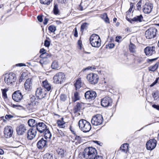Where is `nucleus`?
<instances>
[{
    "label": "nucleus",
    "instance_id": "obj_1",
    "mask_svg": "<svg viewBox=\"0 0 159 159\" xmlns=\"http://www.w3.org/2000/svg\"><path fill=\"white\" fill-rule=\"evenodd\" d=\"M96 149L92 147L86 148L83 152V157L86 159H93L97 155Z\"/></svg>",
    "mask_w": 159,
    "mask_h": 159
},
{
    "label": "nucleus",
    "instance_id": "obj_2",
    "mask_svg": "<svg viewBox=\"0 0 159 159\" xmlns=\"http://www.w3.org/2000/svg\"><path fill=\"white\" fill-rule=\"evenodd\" d=\"M79 126L80 129L84 133L89 132L91 129L90 123L84 119L79 120Z\"/></svg>",
    "mask_w": 159,
    "mask_h": 159
},
{
    "label": "nucleus",
    "instance_id": "obj_3",
    "mask_svg": "<svg viewBox=\"0 0 159 159\" xmlns=\"http://www.w3.org/2000/svg\"><path fill=\"white\" fill-rule=\"evenodd\" d=\"M16 79V74L13 72H10L8 75H6L4 77L5 82L8 85H14Z\"/></svg>",
    "mask_w": 159,
    "mask_h": 159
},
{
    "label": "nucleus",
    "instance_id": "obj_4",
    "mask_svg": "<svg viewBox=\"0 0 159 159\" xmlns=\"http://www.w3.org/2000/svg\"><path fill=\"white\" fill-rule=\"evenodd\" d=\"M90 42L93 47L98 48L101 46V40L97 34H93L90 36Z\"/></svg>",
    "mask_w": 159,
    "mask_h": 159
},
{
    "label": "nucleus",
    "instance_id": "obj_5",
    "mask_svg": "<svg viewBox=\"0 0 159 159\" xmlns=\"http://www.w3.org/2000/svg\"><path fill=\"white\" fill-rule=\"evenodd\" d=\"M66 79L65 74L63 72H58L57 73L53 78L54 83L61 84L64 82Z\"/></svg>",
    "mask_w": 159,
    "mask_h": 159
},
{
    "label": "nucleus",
    "instance_id": "obj_6",
    "mask_svg": "<svg viewBox=\"0 0 159 159\" xmlns=\"http://www.w3.org/2000/svg\"><path fill=\"white\" fill-rule=\"evenodd\" d=\"M103 119L100 114H97L93 117L91 122L92 125L98 126L101 125L103 122Z\"/></svg>",
    "mask_w": 159,
    "mask_h": 159
},
{
    "label": "nucleus",
    "instance_id": "obj_7",
    "mask_svg": "<svg viewBox=\"0 0 159 159\" xmlns=\"http://www.w3.org/2000/svg\"><path fill=\"white\" fill-rule=\"evenodd\" d=\"M157 31L154 27H151L148 29L145 33L146 38L148 39H151L155 37Z\"/></svg>",
    "mask_w": 159,
    "mask_h": 159
},
{
    "label": "nucleus",
    "instance_id": "obj_8",
    "mask_svg": "<svg viewBox=\"0 0 159 159\" xmlns=\"http://www.w3.org/2000/svg\"><path fill=\"white\" fill-rule=\"evenodd\" d=\"M87 79L90 84H96L98 82L99 77L97 74L90 73L87 75Z\"/></svg>",
    "mask_w": 159,
    "mask_h": 159
},
{
    "label": "nucleus",
    "instance_id": "obj_9",
    "mask_svg": "<svg viewBox=\"0 0 159 159\" xmlns=\"http://www.w3.org/2000/svg\"><path fill=\"white\" fill-rule=\"evenodd\" d=\"M84 96L86 99L90 101L95 99L97 94L95 91L90 90L85 92Z\"/></svg>",
    "mask_w": 159,
    "mask_h": 159
},
{
    "label": "nucleus",
    "instance_id": "obj_10",
    "mask_svg": "<svg viewBox=\"0 0 159 159\" xmlns=\"http://www.w3.org/2000/svg\"><path fill=\"white\" fill-rule=\"evenodd\" d=\"M112 103V99L109 97H106L101 100V105L104 107L111 106Z\"/></svg>",
    "mask_w": 159,
    "mask_h": 159
},
{
    "label": "nucleus",
    "instance_id": "obj_11",
    "mask_svg": "<svg viewBox=\"0 0 159 159\" xmlns=\"http://www.w3.org/2000/svg\"><path fill=\"white\" fill-rule=\"evenodd\" d=\"M36 96L39 99L44 98L47 94V92L45 89L41 87L38 88L36 91Z\"/></svg>",
    "mask_w": 159,
    "mask_h": 159
},
{
    "label": "nucleus",
    "instance_id": "obj_12",
    "mask_svg": "<svg viewBox=\"0 0 159 159\" xmlns=\"http://www.w3.org/2000/svg\"><path fill=\"white\" fill-rule=\"evenodd\" d=\"M157 141L154 139H150L146 143V147L147 150H152L156 147Z\"/></svg>",
    "mask_w": 159,
    "mask_h": 159
},
{
    "label": "nucleus",
    "instance_id": "obj_13",
    "mask_svg": "<svg viewBox=\"0 0 159 159\" xmlns=\"http://www.w3.org/2000/svg\"><path fill=\"white\" fill-rule=\"evenodd\" d=\"M13 133V128L10 126H7L4 129V133L5 137L8 138L11 137Z\"/></svg>",
    "mask_w": 159,
    "mask_h": 159
},
{
    "label": "nucleus",
    "instance_id": "obj_14",
    "mask_svg": "<svg viewBox=\"0 0 159 159\" xmlns=\"http://www.w3.org/2000/svg\"><path fill=\"white\" fill-rule=\"evenodd\" d=\"M57 154H55L57 159H66L65 156L66 151L63 149L58 148L57 150Z\"/></svg>",
    "mask_w": 159,
    "mask_h": 159
},
{
    "label": "nucleus",
    "instance_id": "obj_15",
    "mask_svg": "<svg viewBox=\"0 0 159 159\" xmlns=\"http://www.w3.org/2000/svg\"><path fill=\"white\" fill-rule=\"evenodd\" d=\"M126 19L131 23L134 22H141L143 20V16L141 14L139 16H136L133 19H129L126 17Z\"/></svg>",
    "mask_w": 159,
    "mask_h": 159
},
{
    "label": "nucleus",
    "instance_id": "obj_16",
    "mask_svg": "<svg viewBox=\"0 0 159 159\" xmlns=\"http://www.w3.org/2000/svg\"><path fill=\"white\" fill-rule=\"evenodd\" d=\"M13 99L16 102L21 101L23 98V96L20 91L18 90L15 91L12 95Z\"/></svg>",
    "mask_w": 159,
    "mask_h": 159
},
{
    "label": "nucleus",
    "instance_id": "obj_17",
    "mask_svg": "<svg viewBox=\"0 0 159 159\" xmlns=\"http://www.w3.org/2000/svg\"><path fill=\"white\" fill-rule=\"evenodd\" d=\"M156 47L154 46L147 47L144 49L146 54L148 56H152L155 53Z\"/></svg>",
    "mask_w": 159,
    "mask_h": 159
},
{
    "label": "nucleus",
    "instance_id": "obj_18",
    "mask_svg": "<svg viewBox=\"0 0 159 159\" xmlns=\"http://www.w3.org/2000/svg\"><path fill=\"white\" fill-rule=\"evenodd\" d=\"M36 128L37 130L41 133H43L47 129L46 125L43 122H38Z\"/></svg>",
    "mask_w": 159,
    "mask_h": 159
},
{
    "label": "nucleus",
    "instance_id": "obj_19",
    "mask_svg": "<svg viewBox=\"0 0 159 159\" xmlns=\"http://www.w3.org/2000/svg\"><path fill=\"white\" fill-rule=\"evenodd\" d=\"M37 132L35 129H29L27 133V138L29 140H32L35 136Z\"/></svg>",
    "mask_w": 159,
    "mask_h": 159
},
{
    "label": "nucleus",
    "instance_id": "obj_20",
    "mask_svg": "<svg viewBox=\"0 0 159 159\" xmlns=\"http://www.w3.org/2000/svg\"><path fill=\"white\" fill-rule=\"evenodd\" d=\"M153 5L151 3H146L143 6V11L145 13L149 14L152 11Z\"/></svg>",
    "mask_w": 159,
    "mask_h": 159
},
{
    "label": "nucleus",
    "instance_id": "obj_21",
    "mask_svg": "<svg viewBox=\"0 0 159 159\" xmlns=\"http://www.w3.org/2000/svg\"><path fill=\"white\" fill-rule=\"evenodd\" d=\"M47 140H44L43 138H42L38 142L37 144V147L39 149L47 147Z\"/></svg>",
    "mask_w": 159,
    "mask_h": 159
},
{
    "label": "nucleus",
    "instance_id": "obj_22",
    "mask_svg": "<svg viewBox=\"0 0 159 159\" xmlns=\"http://www.w3.org/2000/svg\"><path fill=\"white\" fill-rule=\"evenodd\" d=\"M46 54H41L40 57L41 59L39 61L40 63L42 64H46L48 63L49 60L48 58L50 57H48L46 56Z\"/></svg>",
    "mask_w": 159,
    "mask_h": 159
},
{
    "label": "nucleus",
    "instance_id": "obj_23",
    "mask_svg": "<svg viewBox=\"0 0 159 159\" xmlns=\"http://www.w3.org/2000/svg\"><path fill=\"white\" fill-rule=\"evenodd\" d=\"M32 82L31 78L28 79L25 81L24 84V87L26 90H30L32 88Z\"/></svg>",
    "mask_w": 159,
    "mask_h": 159
},
{
    "label": "nucleus",
    "instance_id": "obj_24",
    "mask_svg": "<svg viewBox=\"0 0 159 159\" xmlns=\"http://www.w3.org/2000/svg\"><path fill=\"white\" fill-rule=\"evenodd\" d=\"M129 150V144L125 143L122 144L120 148V151L122 152L127 153Z\"/></svg>",
    "mask_w": 159,
    "mask_h": 159
},
{
    "label": "nucleus",
    "instance_id": "obj_25",
    "mask_svg": "<svg viewBox=\"0 0 159 159\" xmlns=\"http://www.w3.org/2000/svg\"><path fill=\"white\" fill-rule=\"evenodd\" d=\"M26 130V129L24 125H20L16 128V131L18 135H22Z\"/></svg>",
    "mask_w": 159,
    "mask_h": 159
},
{
    "label": "nucleus",
    "instance_id": "obj_26",
    "mask_svg": "<svg viewBox=\"0 0 159 159\" xmlns=\"http://www.w3.org/2000/svg\"><path fill=\"white\" fill-rule=\"evenodd\" d=\"M42 85L44 89H46L48 91H50L51 89V85L47 80L43 82Z\"/></svg>",
    "mask_w": 159,
    "mask_h": 159
},
{
    "label": "nucleus",
    "instance_id": "obj_27",
    "mask_svg": "<svg viewBox=\"0 0 159 159\" xmlns=\"http://www.w3.org/2000/svg\"><path fill=\"white\" fill-rule=\"evenodd\" d=\"M38 123L35 120L32 119L29 120L28 122L29 125L32 127H36Z\"/></svg>",
    "mask_w": 159,
    "mask_h": 159
},
{
    "label": "nucleus",
    "instance_id": "obj_28",
    "mask_svg": "<svg viewBox=\"0 0 159 159\" xmlns=\"http://www.w3.org/2000/svg\"><path fill=\"white\" fill-rule=\"evenodd\" d=\"M44 132V138L46 139H50L51 137L52 134L48 129H46Z\"/></svg>",
    "mask_w": 159,
    "mask_h": 159
},
{
    "label": "nucleus",
    "instance_id": "obj_29",
    "mask_svg": "<svg viewBox=\"0 0 159 159\" xmlns=\"http://www.w3.org/2000/svg\"><path fill=\"white\" fill-rule=\"evenodd\" d=\"M44 159H57V157L52 154L46 153L45 154L43 157Z\"/></svg>",
    "mask_w": 159,
    "mask_h": 159
},
{
    "label": "nucleus",
    "instance_id": "obj_30",
    "mask_svg": "<svg viewBox=\"0 0 159 159\" xmlns=\"http://www.w3.org/2000/svg\"><path fill=\"white\" fill-rule=\"evenodd\" d=\"M63 118H61L60 120H57V124L58 126L61 128H64L65 127V122L63 121Z\"/></svg>",
    "mask_w": 159,
    "mask_h": 159
},
{
    "label": "nucleus",
    "instance_id": "obj_31",
    "mask_svg": "<svg viewBox=\"0 0 159 159\" xmlns=\"http://www.w3.org/2000/svg\"><path fill=\"white\" fill-rule=\"evenodd\" d=\"M81 81L80 78H79L77 80L74 85L75 87V89L77 90L79 89L81 87Z\"/></svg>",
    "mask_w": 159,
    "mask_h": 159
},
{
    "label": "nucleus",
    "instance_id": "obj_32",
    "mask_svg": "<svg viewBox=\"0 0 159 159\" xmlns=\"http://www.w3.org/2000/svg\"><path fill=\"white\" fill-rule=\"evenodd\" d=\"M51 67L52 69H58L59 68L58 62L56 61H53Z\"/></svg>",
    "mask_w": 159,
    "mask_h": 159
},
{
    "label": "nucleus",
    "instance_id": "obj_33",
    "mask_svg": "<svg viewBox=\"0 0 159 159\" xmlns=\"http://www.w3.org/2000/svg\"><path fill=\"white\" fill-rule=\"evenodd\" d=\"M129 48L130 52L135 53L136 52V46L131 43H130V44L129 46Z\"/></svg>",
    "mask_w": 159,
    "mask_h": 159
},
{
    "label": "nucleus",
    "instance_id": "obj_34",
    "mask_svg": "<svg viewBox=\"0 0 159 159\" xmlns=\"http://www.w3.org/2000/svg\"><path fill=\"white\" fill-rule=\"evenodd\" d=\"M27 108L30 112L34 111L35 110L34 106L32 103L27 105Z\"/></svg>",
    "mask_w": 159,
    "mask_h": 159
},
{
    "label": "nucleus",
    "instance_id": "obj_35",
    "mask_svg": "<svg viewBox=\"0 0 159 159\" xmlns=\"http://www.w3.org/2000/svg\"><path fill=\"white\" fill-rule=\"evenodd\" d=\"M89 24L87 23H83L81 26V31L83 32L84 30H86L88 28Z\"/></svg>",
    "mask_w": 159,
    "mask_h": 159
},
{
    "label": "nucleus",
    "instance_id": "obj_36",
    "mask_svg": "<svg viewBox=\"0 0 159 159\" xmlns=\"http://www.w3.org/2000/svg\"><path fill=\"white\" fill-rule=\"evenodd\" d=\"M80 99V97L79 96V93L77 92H75L74 93V98L73 100V101L75 102Z\"/></svg>",
    "mask_w": 159,
    "mask_h": 159
},
{
    "label": "nucleus",
    "instance_id": "obj_37",
    "mask_svg": "<svg viewBox=\"0 0 159 159\" xmlns=\"http://www.w3.org/2000/svg\"><path fill=\"white\" fill-rule=\"evenodd\" d=\"M39 52L42 53L41 54H46V56L48 57H50L52 56L51 54L46 52L45 49L44 48H41Z\"/></svg>",
    "mask_w": 159,
    "mask_h": 159
},
{
    "label": "nucleus",
    "instance_id": "obj_38",
    "mask_svg": "<svg viewBox=\"0 0 159 159\" xmlns=\"http://www.w3.org/2000/svg\"><path fill=\"white\" fill-rule=\"evenodd\" d=\"M158 66V65L156 64L152 66H150L148 68L149 70L152 71H154L157 69Z\"/></svg>",
    "mask_w": 159,
    "mask_h": 159
},
{
    "label": "nucleus",
    "instance_id": "obj_39",
    "mask_svg": "<svg viewBox=\"0 0 159 159\" xmlns=\"http://www.w3.org/2000/svg\"><path fill=\"white\" fill-rule=\"evenodd\" d=\"M52 0H40L41 4L44 5H49L52 2Z\"/></svg>",
    "mask_w": 159,
    "mask_h": 159
},
{
    "label": "nucleus",
    "instance_id": "obj_40",
    "mask_svg": "<svg viewBox=\"0 0 159 159\" xmlns=\"http://www.w3.org/2000/svg\"><path fill=\"white\" fill-rule=\"evenodd\" d=\"M53 13L55 15L58 14L59 12V10L58 9V6L57 4L54 5L53 9Z\"/></svg>",
    "mask_w": 159,
    "mask_h": 159
},
{
    "label": "nucleus",
    "instance_id": "obj_41",
    "mask_svg": "<svg viewBox=\"0 0 159 159\" xmlns=\"http://www.w3.org/2000/svg\"><path fill=\"white\" fill-rule=\"evenodd\" d=\"M11 106L14 108L20 110L24 109V107L23 106L19 105H15L12 104Z\"/></svg>",
    "mask_w": 159,
    "mask_h": 159
},
{
    "label": "nucleus",
    "instance_id": "obj_42",
    "mask_svg": "<svg viewBox=\"0 0 159 159\" xmlns=\"http://www.w3.org/2000/svg\"><path fill=\"white\" fill-rule=\"evenodd\" d=\"M48 30L51 32H54L56 30V27L55 26L51 25L48 27Z\"/></svg>",
    "mask_w": 159,
    "mask_h": 159
},
{
    "label": "nucleus",
    "instance_id": "obj_43",
    "mask_svg": "<svg viewBox=\"0 0 159 159\" xmlns=\"http://www.w3.org/2000/svg\"><path fill=\"white\" fill-rule=\"evenodd\" d=\"M1 90L3 98L4 99L7 98V95L6 93V92L8 91V90L7 89H2Z\"/></svg>",
    "mask_w": 159,
    "mask_h": 159
},
{
    "label": "nucleus",
    "instance_id": "obj_44",
    "mask_svg": "<svg viewBox=\"0 0 159 159\" xmlns=\"http://www.w3.org/2000/svg\"><path fill=\"white\" fill-rule=\"evenodd\" d=\"M81 108L80 103H78L75 106L74 108L75 112H77L79 111Z\"/></svg>",
    "mask_w": 159,
    "mask_h": 159
},
{
    "label": "nucleus",
    "instance_id": "obj_45",
    "mask_svg": "<svg viewBox=\"0 0 159 159\" xmlns=\"http://www.w3.org/2000/svg\"><path fill=\"white\" fill-rule=\"evenodd\" d=\"M159 93L158 91L153 92L152 93V95L155 99H157L158 98Z\"/></svg>",
    "mask_w": 159,
    "mask_h": 159
},
{
    "label": "nucleus",
    "instance_id": "obj_46",
    "mask_svg": "<svg viewBox=\"0 0 159 159\" xmlns=\"http://www.w3.org/2000/svg\"><path fill=\"white\" fill-rule=\"evenodd\" d=\"M130 7L128 11L126 12V14L127 15L128 14H129L130 13H131V11H132L133 9V6H134V4L132 3H130Z\"/></svg>",
    "mask_w": 159,
    "mask_h": 159
},
{
    "label": "nucleus",
    "instance_id": "obj_47",
    "mask_svg": "<svg viewBox=\"0 0 159 159\" xmlns=\"http://www.w3.org/2000/svg\"><path fill=\"white\" fill-rule=\"evenodd\" d=\"M66 98L67 97L65 95L62 94L61 95L60 99L61 101H64L66 100Z\"/></svg>",
    "mask_w": 159,
    "mask_h": 159
},
{
    "label": "nucleus",
    "instance_id": "obj_48",
    "mask_svg": "<svg viewBox=\"0 0 159 159\" xmlns=\"http://www.w3.org/2000/svg\"><path fill=\"white\" fill-rule=\"evenodd\" d=\"M73 33L74 34V36L75 37H77L78 36V31L76 27L75 28L74 30Z\"/></svg>",
    "mask_w": 159,
    "mask_h": 159
},
{
    "label": "nucleus",
    "instance_id": "obj_49",
    "mask_svg": "<svg viewBox=\"0 0 159 159\" xmlns=\"http://www.w3.org/2000/svg\"><path fill=\"white\" fill-rule=\"evenodd\" d=\"M58 134L61 137L64 136V133L61 130L59 129L57 130Z\"/></svg>",
    "mask_w": 159,
    "mask_h": 159
},
{
    "label": "nucleus",
    "instance_id": "obj_50",
    "mask_svg": "<svg viewBox=\"0 0 159 159\" xmlns=\"http://www.w3.org/2000/svg\"><path fill=\"white\" fill-rule=\"evenodd\" d=\"M25 76L24 75V74L23 73L21 74V76H20L19 79V81L20 83L22 82L23 80L24 79Z\"/></svg>",
    "mask_w": 159,
    "mask_h": 159
},
{
    "label": "nucleus",
    "instance_id": "obj_51",
    "mask_svg": "<svg viewBox=\"0 0 159 159\" xmlns=\"http://www.w3.org/2000/svg\"><path fill=\"white\" fill-rule=\"evenodd\" d=\"M50 42L48 40H45L44 41V45L46 47H48L50 45Z\"/></svg>",
    "mask_w": 159,
    "mask_h": 159
},
{
    "label": "nucleus",
    "instance_id": "obj_52",
    "mask_svg": "<svg viewBox=\"0 0 159 159\" xmlns=\"http://www.w3.org/2000/svg\"><path fill=\"white\" fill-rule=\"evenodd\" d=\"M158 80V78H157L155 81L151 84L150 85V86L151 87H152L154 86L157 83Z\"/></svg>",
    "mask_w": 159,
    "mask_h": 159
},
{
    "label": "nucleus",
    "instance_id": "obj_53",
    "mask_svg": "<svg viewBox=\"0 0 159 159\" xmlns=\"http://www.w3.org/2000/svg\"><path fill=\"white\" fill-rule=\"evenodd\" d=\"M13 117V116L11 115H6L5 116V118L7 120H9Z\"/></svg>",
    "mask_w": 159,
    "mask_h": 159
},
{
    "label": "nucleus",
    "instance_id": "obj_54",
    "mask_svg": "<svg viewBox=\"0 0 159 159\" xmlns=\"http://www.w3.org/2000/svg\"><path fill=\"white\" fill-rule=\"evenodd\" d=\"M101 17L103 20L104 19L106 18L107 17V15L106 13H104L101 16Z\"/></svg>",
    "mask_w": 159,
    "mask_h": 159
},
{
    "label": "nucleus",
    "instance_id": "obj_55",
    "mask_svg": "<svg viewBox=\"0 0 159 159\" xmlns=\"http://www.w3.org/2000/svg\"><path fill=\"white\" fill-rule=\"evenodd\" d=\"M75 139L77 142H80L81 140V137L80 136L76 135L75 136Z\"/></svg>",
    "mask_w": 159,
    "mask_h": 159
},
{
    "label": "nucleus",
    "instance_id": "obj_56",
    "mask_svg": "<svg viewBox=\"0 0 159 159\" xmlns=\"http://www.w3.org/2000/svg\"><path fill=\"white\" fill-rule=\"evenodd\" d=\"M96 69V68L94 66L92 67V66H89L87 68L85 69H84L85 70H94Z\"/></svg>",
    "mask_w": 159,
    "mask_h": 159
},
{
    "label": "nucleus",
    "instance_id": "obj_57",
    "mask_svg": "<svg viewBox=\"0 0 159 159\" xmlns=\"http://www.w3.org/2000/svg\"><path fill=\"white\" fill-rule=\"evenodd\" d=\"M122 39V37L120 36H117L116 37V41L117 42H119V40Z\"/></svg>",
    "mask_w": 159,
    "mask_h": 159
},
{
    "label": "nucleus",
    "instance_id": "obj_58",
    "mask_svg": "<svg viewBox=\"0 0 159 159\" xmlns=\"http://www.w3.org/2000/svg\"><path fill=\"white\" fill-rule=\"evenodd\" d=\"M152 107L159 111V105L153 104L152 105Z\"/></svg>",
    "mask_w": 159,
    "mask_h": 159
},
{
    "label": "nucleus",
    "instance_id": "obj_59",
    "mask_svg": "<svg viewBox=\"0 0 159 159\" xmlns=\"http://www.w3.org/2000/svg\"><path fill=\"white\" fill-rule=\"evenodd\" d=\"M37 19L40 22H42L43 21L42 17L41 16H37Z\"/></svg>",
    "mask_w": 159,
    "mask_h": 159
},
{
    "label": "nucleus",
    "instance_id": "obj_60",
    "mask_svg": "<svg viewBox=\"0 0 159 159\" xmlns=\"http://www.w3.org/2000/svg\"><path fill=\"white\" fill-rule=\"evenodd\" d=\"M108 46L110 48H112L114 47L115 45L114 43H110L108 44Z\"/></svg>",
    "mask_w": 159,
    "mask_h": 159
},
{
    "label": "nucleus",
    "instance_id": "obj_61",
    "mask_svg": "<svg viewBox=\"0 0 159 159\" xmlns=\"http://www.w3.org/2000/svg\"><path fill=\"white\" fill-rule=\"evenodd\" d=\"M93 159H103V158L102 156H96Z\"/></svg>",
    "mask_w": 159,
    "mask_h": 159
},
{
    "label": "nucleus",
    "instance_id": "obj_62",
    "mask_svg": "<svg viewBox=\"0 0 159 159\" xmlns=\"http://www.w3.org/2000/svg\"><path fill=\"white\" fill-rule=\"evenodd\" d=\"M16 66H25V64L20 63L16 64Z\"/></svg>",
    "mask_w": 159,
    "mask_h": 159
},
{
    "label": "nucleus",
    "instance_id": "obj_63",
    "mask_svg": "<svg viewBox=\"0 0 159 159\" xmlns=\"http://www.w3.org/2000/svg\"><path fill=\"white\" fill-rule=\"evenodd\" d=\"M104 20L107 23H110L109 20L108 16H107V17L106 18L104 19Z\"/></svg>",
    "mask_w": 159,
    "mask_h": 159
},
{
    "label": "nucleus",
    "instance_id": "obj_64",
    "mask_svg": "<svg viewBox=\"0 0 159 159\" xmlns=\"http://www.w3.org/2000/svg\"><path fill=\"white\" fill-rule=\"evenodd\" d=\"M48 21V19H47V18H45L44 20V22H43V24L44 25H46L47 24Z\"/></svg>",
    "mask_w": 159,
    "mask_h": 159
}]
</instances>
